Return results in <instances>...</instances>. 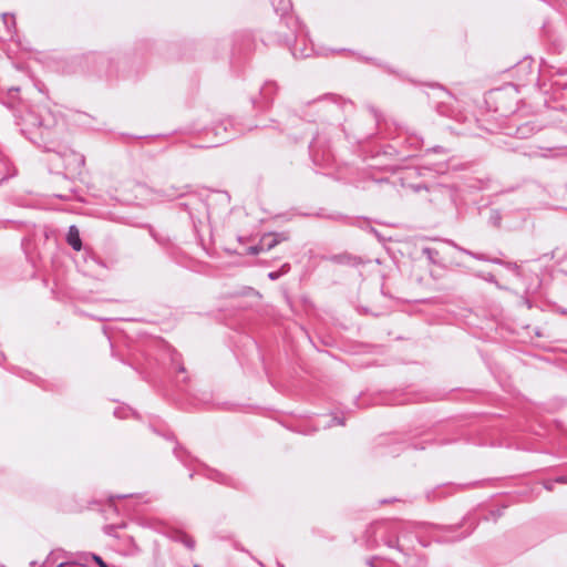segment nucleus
Returning a JSON list of instances; mask_svg holds the SVG:
<instances>
[{
  "instance_id": "nucleus-2",
  "label": "nucleus",
  "mask_w": 567,
  "mask_h": 567,
  "mask_svg": "<svg viewBox=\"0 0 567 567\" xmlns=\"http://www.w3.org/2000/svg\"><path fill=\"white\" fill-rule=\"evenodd\" d=\"M68 244L76 251L81 250L82 241L80 238L79 229L75 226H71L66 236Z\"/></svg>"
},
{
  "instance_id": "nucleus-4",
  "label": "nucleus",
  "mask_w": 567,
  "mask_h": 567,
  "mask_svg": "<svg viewBox=\"0 0 567 567\" xmlns=\"http://www.w3.org/2000/svg\"><path fill=\"white\" fill-rule=\"evenodd\" d=\"M72 157H73V159H74L75 164H76L79 167H80V166H82V165L84 164V158H83V156H82V155L76 154V153H72Z\"/></svg>"
},
{
  "instance_id": "nucleus-1",
  "label": "nucleus",
  "mask_w": 567,
  "mask_h": 567,
  "mask_svg": "<svg viewBox=\"0 0 567 567\" xmlns=\"http://www.w3.org/2000/svg\"><path fill=\"white\" fill-rule=\"evenodd\" d=\"M281 240L280 235L269 234L261 238L259 246H254L248 249L249 254L257 255L262 249H271Z\"/></svg>"
},
{
  "instance_id": "nucleus-6",
  "label": "nucleus",
  "mask_w": 567,
  "mask_h": 567,
  "mask_svg": "<svg viewBox=\"0 0 567 567\" xmlns=\"http://www.w3.org/2000/svg\"><path fill=\"white\" fill-rule=\"evenodd\" d=\"M58 567H83V566L78 565L75 563H61Z\"/></svg>"
},
{
  "instance_id": "nucleus-7",
  "label": "nucleus",
  "mask_w": 567,
  "mask_h": 567,
  "mask_svg": "<svg viewBox=\"0 0 567 567\" xmlns=\"http://www.w3.org/2000/svg\"><path fill=\"white\" fill-rule=\"evenodd\" d=\"M268 276L272 280H275V279H277L279 277V275L277 272H270Z\"/></svg>"
},
{
  "instance_id": "nucleus-5",
  "label": "nucleus",
  "mask_w": 567,
  "mask_h": 567,
  "mask_svg": "<svg viewBox=\"0 0 567 567\" xmlns=\"http://www.w3.org/2000/svg\"><path fill=\"white\" fill-rule=\"evenodd\" d=\"M93 559L100 567H109L100 556L93 555Z\"/></svg>"
},
{
  "instance_id": "nucleus-3",
  "label": "nucleus",
  "mask_w": 567,
  "mask_h": 567,
  "mask_svg": "<svg viewBox=\"0 0 567 567\" xmlns=\"http://www.w3.org/2000/svg\"><path fill=\"white\" fill-rule=\"evenodd\" d=\"M555 483H567V476H560V477H558V478L555 481ZM553 484H554V482H548V483H546V484H545V487H546L547 489L551 491V489H553Z\"/></svg>"
}]
</instances>
